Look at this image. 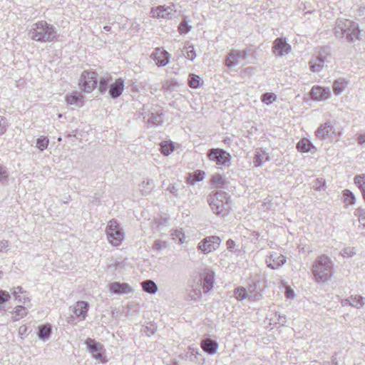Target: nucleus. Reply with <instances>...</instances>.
I'll return each mask as SVG.
<instances>
[{
  "instance_id": "nucleus-1",
  "label": "nucleus",
  "mask_w": 365,
  "mask_h": 365,
  "mask_svg": "<svg viewBox=\"0 0 365 365\" xmlns=\"http://www.w3.org/2000/svg\"><path fill=\"white\" fill-rule=\"evenodd\" d=\"M28 34L31 40L40 43L56 42L59 37L56 27L44 20L33 24Z\"/></svg>"
},
{
  "instance_id": "nucleus-2",
  "label": "nucleus",
  "mask_w": 365,
  "mask_h": 365,
  "mask_svg": "<svg viewBox=\"0 0 365 365\" xmlns=\"http://www.w3.org/2000/svg\"><path fill=\"white\" fill-rule=\"evenodd\" d=\"M207 201L211 210L217 216L225 217L231 210L230 196L225 191H212L207 195Z\"/></svg>"
},
{
  "instance_id": "nucleus-3",
  "label": "nucleus",
  "mask_w": 365,
  "mask_h": 365,
  "mask_svg": "<svg viewBox=\"0 0 365 365\" xmlns=\"http://www.w3.org/2000/svg\"><path fill=\"white\" fill-rule=\"evenodd\" d=\"M336 38H345L349 43L361 39V30L358 24L349 19H337L334 27Z\"/></svg>"
},
{
  "instance_id": "nucleus-4",
  "label": "nucleus",
  "mask_w": 365,
  "mask_h": 365,
  "mask_svg": "<svg viewBox=\"0 0 365 365\" xmlns=\"http://www.w3.org/2000/svg\"><path fill=\"white\" fill-rule=\"evenodd\" d=\"M138 118H142L148 127H158L163 123V112L157 104L145 103L136 113Z\"/></svg>"
},
{
  "instance_id": "nucleus-5",
  "label": "nucleus",
  "mask_w": 365,
  "mask_h": 365,
  "mask_svg": "<svg viewBox=\"0 0 365 365\" xmlns=\"http://www.w3.org/2000/svg\"><path fill=\"white\" fill-rule=\"evenodd\" d=\"M332 262L326 255H321L312 266V272L317 282H327L331 279L332 273Z\"/></svg>"
},
{
  "instance_id": "nucleus-6",
  "label": "nucleus",
  "mask_w": 365,
  "mask_h": 365,
  "mask_svg": "<svg viewBox=\"0 0 365 365\" xmlns=\"http://www.w3.org/2000/svg\"><path fill=\"white\" fill-rule=\"evenodd\" d=\"M106 233L108 242L115 247L119 246L125 238V232L123 228L115 220L108 222Z\"/></svg>"
},
{
  "instance_id": "nucleus-7",
  "label": "nucleus",
  "mask_w": 365,
  "mask_h": 365,
  "mask_svg": "<svg viewBox=\"0 0 365 365\" xmlns=\"http://www.w3.org/2000/svg\"><path fill=\"white\" fill-rule=\"evenodd\" d=\"M98 74L94 71H84L82 72L78 85L82 91L91 93L97 88L98 80Z\"/></svg>"
},
{
  "instance_id": "nucleus-8",
  "label": "nucleus",
  "mask_w": 365,
  "mask_h": 365,
  "mask_svg": "<svg viewBox=\"0 0 365 365\" xmlns=\"http://www.w3.org/2000/svg\"><path fill=\"white\" fill-rule=\"evenodd\" d=\"M207 156L209 160L220 166H229L231 160V155L221 148L209 149Z\"/></svg>"
},
{
  "instance_id": "nucleus-9",
  "label": "nucleus",
  "mask_w": 365,
  "mask_h": 365,
  "mask_svg": "<svg viewBox=\"0 0 365 365\" xmlns=\"http://www.w3.org/2000/svg\"><path fill=\"white\" fill-rule=\"evenodd\" d=\"M221 243L218 236L210 235L203 238L197 245V250L205 255H207L217 250Z\"/></svg>"
},
{
  "instance_id": "nucleus-10",
  "label": "nucleus",
  "mask_w": 365,
  "mask_h": 365,
  "mask_svg": "<svg viewBox=\"0 0 365 365\" xmlns=\"http://www.w3.org/2000/svg\"><path fill=\"white\" fill-rule=\"evenodd\" d=\"M266 287L267 285L263 279L252 281V283L248 287L249 299L252 301L259 300Z\"/></svg>"
},
{
  "instance_id": "nucleus-11",
  "label": "nucleus",
  "mask_w": 365,
  "mask_h": 365,
  "mask_svg": "<svg viewBox=\"0 0 365 365\" xmlns=\"http://www.w3.org/2000/svg\"><path fill=\"white\" fill-rule=\"evenodd\" d=\"M85 344L90 353L93 356L99 360H102L104 357L105 349L103 344L97 342L95 339L87 338L85 341Z\"/></svg>"
},
{
  "instance_id": "nucleus-12",
  "label": "nucleus",
  "mask_w": 365,
  "mask_h": 365,
  "mask_svg": "<svg viewBox=\"0 0 365 365\" xmlns=\"http://www.w3.org/2000/svg\"><path fill=\"white\" fill-rule=\"evenodd\" d=\"M248 55V50H232L226 57L225 64L228 68L238 65L241 60H245Z\"/></svg>"
},
{
  "instance_id": "nucleus-13",
  "label": "nucleus",
  "mask_w": 365,
  "mask_h": 365,
  "mask_svg": "<svg viewBox=\"0 0 365 365\" xmlns=\"http://www.w3.org/2000/svg\"><path fill=\"white\" fill-rule=\"evenodd\" d=\"M334 135V128L330 121L321 124L315 131V135L319 140H324L327 138H332Z\"/></svg>"
},
{
  "instance_id": "nucleus-14",
  "label": "nucleus",
  "mask_w": 365,
  "mask_h": 365,
  "mask_svg": "<svg viewBox=\"0 0 365 365\" xmlns=\"http://www.w3.org/2000/svg\"><path fill=\"white\" fill-rule=\"evenodd\" d=\"M197 280L202 283L203 292L208 293L214 287L215 272L212 270L207 269Z\"/></svg>"
},
{
  "instance_id": "nucleus-15",
  "label": "nucleus",
  "mask_w": 365,
  "mask_h": 365,
  "mask_svg": "<svg viewBox=\"0 0 365 365\" xmlns=\"http://www.w3.org/2000/svg\"><path fill=\"white\" fill-rule=\"evenodd\" d=\"M291 51L292 47L286 38H277L275 39V56L283 57L289 54Z\"/></svg>"
},
{
  "instance_id": "nucleus-16",
  "label": "nucleus",
  "mask_w": 365,
  "mask_h": 365,
  "mask_svg": "<svg viewBox=\"0 0 365 365\" xmlns=\"http://www.w3.org/2000/svg\"><path fill=\"white\" fill-rule=\"evenodd\" d=\"M189 289H187L188 292V298L190 300L193 301H197L202 297V283L200 281H195L192 282L189 281Z\"/></svg>"
},
{
  "instance_id": "nucleus-17",
  "label": "nucleus",
  "mask_w": 365,
  "mask_h": 365,
  "mask_svg": "<svg viewBox=\"0 0 365 365\" xmlns=\"http://www.w3.org/2000/svg\"><path fill=\"white\" fill-rule=\"evenodd\" d=\"M153 58L158 67H163L170 61V54L165 50L158 48L152 53Z\"/></svg>"
},
{
  "instance_id": "nucleus-18",
  "label": "nucleus",
  "mask_w": 365,
  "mask_h": 365,
  "mask_svg": "<svg viewBox=\"0 0 365 365\" xmlns=\"http://www.w3.org/2000/svg\"><path fill=\"white\" fill-rule=\"evenodd\" d=\"M330 96L331 92L329 88H323L319 86H314L311 90L312 98L315 101H324L328 99Z\"/></svg>"
},
{
  "instance_id": "nucleus-19",
  "label": "nucleus",
  "mask_w": 365,
  "mask_h": 365,
  "mask_svg": "<svg viewBox=\"0 0 365 365\" xmlns=\"http://www.w3.org/2000/svg\"><path fill=\"white\" fill-rule=\"evenodd\" d=\"M124 90V81L119 78L115 82L110 84L108 94L113 99H116L123 93Z\"/></svg>"
},
{
  "instance_id": "nucleus-20",
  "label": "nucleus",
  "mask_w": 365,
  "mask_h": 365,
  "mask_svg": "<svg viewBox=\"0 0 365 365\" xmlns=\"http://www.w3.org/2000/svg\"><path fill=\"white\" fill-rule=\"evenodd\" d=\"M109 290L114 294H124L132 292V289L127 283H120L119 282H113L109 284Z\"/></svg>"
},
{
  "instance_id": "nucleus-21",
  "label": "nucleus",
  "mask_w": 365,
  "mask_h": 365,
  "mask_svg": "<svg viewBox=\"0 0 365 365\" xmlns=\"http://www.w3.org/2000/svg\"><path fill=\"white\" fill-rule=\"evenodd\" d=\"M89 304L86 301H78L73 307V312L80 320H84L88 311Z\"/></svg>"
},
{
  "instance_id": "nucleus-22",
  "label": "nucleus",
  "mask_w": 365,
  "mask_h": 365,
  "mask_svg": "<svg viewBox=\"0 0 365 365\" xmlns=\"http://www.w3.org/2000/svg\"><path fill=\"white\" fill-rule=\"evenodd\" d=\"M200 345L202 350L209 355L215 354L219 346L217 341L211 339H202Z\"/></svg>"
},
{
  "instance_id": "nucleus-23",
  "label": "nucleus",
  "mask_w": 365,
  "mask_h": 365,
  "mask_svg": "<svg viewBox=\"0 0 365 365\" xmlns=\"http://www.w3.org/2000/svg\"><path fill=\"white\" fill-rule=\"evenodd\" d=\"M326 58L322 55L316 56L312 58L309 62V68L312 72L317 73L324 68Z\"/></svg>"
},
{
  "instance_id": "nucleus-24",
  "label": "nucleus",
  "mask_w": 365,
  "mask_h": 365,
  "mask_svg": "<svg viewBox=\"0 0 365 365\" xmlns=\"http://www.w3.org/2000/svg\"><path fill=\"white\" fill-rule=\"evenodd\" d=\"M84 96L78 91H73L66 96V101L68 105L81 107L83 105Z\"/></svg>"
},
{
  "instance_id": "nucleus-25",
  "label": "nucleus",
  "mask_w": 365,
  "mask_h": 365,
  "mask_svg": "<svg viewBox=\"0 0 365 365\" xmlns=\"http://www.w3.org/2000/svg\"><path fill=\"white\" fill-rule=\"evenodd\" d=\"M205 173L201 170H197L192 173H189L186 178V182L188 185H193L197 182L202 181L205 179Z\"/></svg>"
},
{
  "instance_id": "nucleus-26",
  "label": "nucleus",
  "mask_w": 365,
  "mask_h": 365,
  "mask_svg": "<svg viewBox=\"0 0 365 365\" xmlns=\"http://www.w3.org/2000/svg\"><path fill=\"white\" fill-rule=\"evenodd\" d=\"M173 9L170 7H165V6H158L156 10L152 9L154 17L163 18V19H171Z\"/></svg>"
},
{
  "instance_id": "nucleus-27",
  "label": "nucleus",
  "mask_w": 365,
  "mask_h": 365,
  "mask_svg": "<svg viewBox=\"0 0 365 365\" xmlns=\"http://www.w3.org/2000/svg\"><path fill=\"white\" fill-rule=\"evenodd\" d=\"M143 290L150 294H155L158 291L157 284L151 279L144 280L140 282Z\"/></svg>"
},
{
  "instance_id": "nucleus-28",
  "label": "nucleus",
  "mask_w": 365,
  "mask_h": 365,
  "mask_svg": "<svg viewBox=\"0 0 365 365\" xmlns=\"http://www.w3.org/2000/svg\"><path fill=\"white\" fill-rule=\"evenodd\" d=\"M51 334L52 329L50 324H43L38 327L37 335L39 339L46 341L49 339Z\"/></svg>"
},
{
  "instance_id": "nucleus-29",
  "label": "nucleus",
  "mask_w": 365,
  "mask_h": 365,
  "mask_svg": "<svg viewBox=\"0 0 365 365\" xmlns=\"http://www.w3.org/2000/svg\"><path fill=\"white\" fill-rule=\"evenodd\" d=\"M297 148L299 152L307 153L310 152L312 149L316 150L312 142L307 138H302L297 144Z\"/></svg>"
},
{
  "instance_id": "nucleus-30",
  "label": "nucleus",
  "mask_w": 365,
  "mask_h": 365,
  "mask_svg": "<svg viewBox=\"0 0 365 365\" xmlns=\"http://www.w3.org/2000/svg\"><path fill=\"white\" fill-rule=\"evenodd\" d=\"M27 314L28 310L25 307L22 305L16 306L14 310L11 312V319L13 322H17L26 317Z\"/></svg>"
},
{
  "instance_id": "nucleus-31",
  "label": "nucleus",
  "mask_w": 365,
  "mask_h": 365,
  "mask_svg": "<svg viewBox=\"0 0 365 365\" xmlns=\"http://www.w3.org/2000/svg\"><path fill=\"white\" fill-rule=\"evenodd\" d=\"M210 184L215 188L223 189L225 187L226 181L220 174L212 175L210 180Z\"/></svg>"
},
{
  "instance_id": "nucleus-32",
  "label": "nucleus",
  "mask_w": 365,
  "mask_h": 365,
  "mask_svg": "<svg viewBox=\"0 0 365 365\" xmlns=\"http://www.w3.org/2000/svg\"><path fill=\"white\" fill-rule=\"evenodd\" d=\"M278 288L280 292H284V295L287 299H292L295 297L294 291L291 288L290 286L287 285L282 280L280 281Z\"/></svg>"
},
{
  "instance_id": "nucleus-33",
  "label": "nucleus",
  "mask_w": 365,
  "mask_h": 365,
  "mask_svg": "<svg viewBox=\"0 0 365 365\" xmlns=\"http://www.w3.org/2000/svg\"><path fill=\"white\" fill-rule=\"evenodd\" d=\"M183 50L185 52V56L189 60L193 61L196 58V53L195 48L192 44L190 42H187L183 47Z\"/></svg>"
},
{
  "instance_id": "nucleus-34",
  "label": "nucleus",
  "mask_w": 365,
  "mask_h": 365,
  "mask_svg": "<svg viewBox=\"0 0 365 365\" xmlns=\"http://www.w3.org/2000/svg\"><path fill=\"white\" fill-rule=\"evenodd\" d=\"M268 160V156L264 152H257L255 154L253 159V164L255 167H259L262 165L263 162Z\"/></svg>"
},
{
  "instance_id": "nucleus-35",
  "label": "nucleus",
  "mask_w": 365,
  "mask_h": 365,
  "mask_svg": "<svg viewBox=\"0 0 365 365\" xmlns=\"http://www.w3.org/2000/svg\"><path fill=\"white\" fill-rule=\"evenodd\" d=\"M111 81L110 77H101L98 81L99 83V92L101 94H104L107 91L108 88L110 86V83Z\"/></svg>"
},
{
  "instance_id": "nucleus-36",
  "label": "nucleus",
  "mask_w": 365,
  "mask_h": 365,
  "mask_svg": "<svg viewBox=\"0 0 365 365\" xmlns=\"http://www.w3.org/2000/svg\"><path fill=\"white\" fill-rule=\"evenodd\" d=\"M234 294L238 301H242L247 297L249 298V289L247 290L243 287H239L235 289Z\"/></svg>"
},
{
  "instance_id": "nucleus-37",
  "label": "nucleus",
  "mask_w": 365,
  "mask_h": 365,
  "mask_svg": "<svg viewBox=\"0 0 365 365\" xmlns=\"http://www.w3.org/2000/svg\"><path fill=\"white\" fill-rule=\"evenodd\" d=\"M346 86V83L344 80L342 79H338L335 81L333 83V91L335 95H339L341 94L345 87Z\"/></svg>"
},
{
  "instance_id": "nucleus-38",
  "label": "nucleus",
  "mask_w": 365,
  "mask_h": 365,
  "mask_svg": "<svg viewBox=\"0 0 365 365\" xmlns=\"http://www.w3.org/2000/svg\"><path fill=\"white\" fill-rule=\"evenodd\" d=\"M172 239L178 244H182L184 242L185 234L182 229H176L171 230Z\"/></svg>"
},
{
  "instance_id": "nucleus-39",
  "label": "nucleus",
  "mask_w": 365,
  "mask_h": 365,
  "mask_svg": "<svg viewBox=\"0 0 365 365\" xmlns=\"http://www.w3.org/2000/svg\"><path fill=\"white\" fill-rule=\"evenodd\" d=\"M189 86L192 88H198L201 86V78L199 76L190 73L188 76Z\"/></svg>"
},
{
  "instance_id": "nucleus-40",
  "label": "nucleus",
  "mask_w": 365,
  "mask_h": 365,
  "mask_svg": "<svg viewBox=\"0 0 365 365\" xmlns=\"http://www.w3.org/2000/svg\"><path fill=\"white\" fill-rule=\"evenodd\" d=\"M350 299V306L359 309L362 307L364 304V297L360 295H351L349 297Z\"/></svg>"
},
{
  "instance_id": "nucleus-41",
  "label": "nucleus",
  "mask_w": 365,
  "mask_h": 365,
  "mask_svg": "<svg viewBox=\"0 0 365 365\" xmlns=\"http://www.w3.org/2000/svg\"><path fill=\"white\" fill-rule=\"evenodd\" d=\"M160 152L165 155H169L174 151V145L172 142H163L160 143Z\"/></svg>"
},
{
  "instance_id": "nucleus-42",
  "label": "nucleus",
  "mask_w": 365,
  "mask_h": 365,
  "mask_svg": "<svg viewBox=\"0 0 365 365\" xmlns=\"http://www.w3.org/2000/svg\"><path fill=\"white\" fill-rule=\"evenodd\" d=\"M200 355V354L198 352V349L197 348L192 346H189L187 348L186 356L189 358L190 361L196 362L197 361V357Z\"/></svg>"
},
{
  "instance_id": "nucleus-43",
  "label": "nucleus",
  "mask_w": 365,
  "mask_h": 365,
  "mask_svg": "<svg viewBox=\"0 0 365 365\" xmlns=\"http://www.w3.org/2000/svg\"><path fill=\"white\" fill-rule=\"evenodd\" d=\"M179 86L180 84L178 83V82L174 79L167 81L163 86L164 89L167 92H173L175 91Z\"/></svg>"
},
{
  "instance_id": "nucleus-44",
  "label": "nucleus",
  "mask_w": 365,
  "mask_h": 365,
  "mask_svg": "<svg viewBox=\"0 0 365 365\" xmlns=\"http://www.w3.org/2000/svg\"><path fill=\"white\" fill-rule=\"evenodd\" d=\"M49 144V140L46 136H40L36 139V147L43 151L46 150Z\"/></svg>"
},
{
  "instance_id": "nucleus-45",
  "label": "nucleus",
  "mask_w": 365,
  "mask_h": 365,
  "mask_svg": "<svg viewBox=\"0 0 365 365\" xmlns=\"http://www.w3.org/2000/svg\"><path fill=\"white\" fill-rule=\"evenodd\" d=\"M344 202L347 205H354L356 202V198L352 192L349 190H344Z\"/></svg>"
},
{
  "instance_id": "nucleus-46",
  "label": "nucleus",
  "mask_w": 365,
  "mask_h": 365,
  "mask_svg": "<svg viewBox=\"0 0 365 365\" xmlns=\"http://www.w3.org/2000/svg\"><path fill=\"white\" fill-rule=\"evenodd\" d=\"M354 214L358 217L362 226L365 227V210L361 207H358L355 210Z\"/></svg>"
},
{
  "instance_id": "nucleus-47",
  "label": "nucleus",
  "mask_w": 365,
  "mask_h": 365,
  "mask_svg": "<svg viewBox=\"0 0 365 365\" xmlns=\"http://www.w3.org/2000/svg\"><path fill=\"white\" fill-rule=\"evenodd\" d=\"M354 183L361 190L365 188V175H358L354 178Z\"/></svg>"
},
{
  "instance_id": "nucleus-48",
  "label": "nucleus",
  "mask_w": 365,
  "mask_h": 365,
  "mask_svg": "<svg viewBox=\"0 0 365 365\" xmlns=\"http://www.w3.org/2000/svg\"><path fill=\"white\" fill-rule=\"evenodd\" d=\"M9 179V173L6 168L0 165V182L2 184H6L8 182Z\"/></svg>"
},
{
  "instance_id": "nucleus-49",
  "label": "nucleus",
  "mask_w": 365,
  "mask_h": 365,
  "mask_svg": "<svg viewBox=\"0 0 365 365\" xmlns=\"http://www.w3.org/2000/svg\"><path fill=\"white\" fill-rule=\"evenodd\" d=\"M8 127L9 122L7 119L4 116L0 115V136L6 132Z\"/></svg>"
},
{
  "instance_id": "nucleus-50",
  "label": "nucleus",
  "mask_w": 365,
  "mask_h": 365,
  "mask_svg": "<svg viewBox=\"0 0 365 365\" xmlns=\"http://www.w3.org/2000/svg\"><path fill=\"white\" fill-rule=\"evenodd\" d=\"M190 29L191 26L188 25L187 21H186L185 19L181 21L178 26L179 32L181 34H186L190 31Z\"/></svg>"
},
{
  "instance_id": "nucleus-51",
  "label": "nucleus",
  "mask_w": 365,
  "mask_h": 365,
  "mask_svg": "<svg viewBox=\"0 0 365 365\" xmlns=\"http://www.w3.org/2000/svg\"><path fill=\"white\" fill-rule=\"evenodd\" d=\"M261 100L263 103L267 105H269L272 103L274 101V93H265L262 95Z\"/></svg>"
},
{
  "instance_id": "nucleus-52",
  "label": "nucleus",
  "mask_w": 365,
  "mask_h": 365,
  "mask_svg": "<svg viewBox=\"0 0 365 365\" xmlns=\"http://www.w3.org/2000/svg\"><path fill=\"white\" fill-rule=\"evenodd\" d=\"M340 253L344 257H350L354 255L356 252L354 247H345L341 250Z\"/></svg>"
},
{
  "instance_id": "nucleus-53",
  "label": "nucleus",
  "mask_w": 365,
  "mask_h": 365,
  "mask_svg": "<svg viewBox=\"0 0 365 365\" xmlns=\"http://www.w3.org/2000/svg\"><path fill=\"white\" fill-rule=\"evenodd\" d=\"M166 247H167V242L165 241H163L160 240H155L153 245V248L157 251H160L162 249H164Z\"/></svg>"
},
{
  "instance_id": "nucleus-54",
  "label": "nucleus",
  "mask_w": 365,
  "mask_h": 365,
  "mask_svg": "<svg viewBox=\"0 0 365 365\" xmlns=\"http://www.w3.org/2000/svg\"><path fill=\"white\" fill-rule=\"evenodd\" d=\"M10 298L11 295L7 291L0 289V305L8 302Z\"/></svg>"
},
{
  "instance_id": "nucleus-55",
  "label": "nucleus",
  "mask_w": 365,
  "mask_h": 365,
  "mask_svg": "<svg viewBox=\"0 0 365 365\" xmlns=\"http://www.w3.org/2000/svg\"><path fill=\"white\" fill-rule=\"evenodd\" d=\"M24 291L21 287H14L11 292V294L15 297V299L17 300V298H20V294H23Z\"/></svg>"
},
{
  "instance_id": "nucleus-56",
  "label": "nucleus",
  "mask_w": 365,
  "mask_h": 365,
  "mask_svg": "<svg viewBox=\"0 0 365 365\" xmlns=\"http://www.w3.org/2000/svg\"><path fill=\"white\" fill-rule=\"evenodd\" d=\"M19 335L21 339H24L28 335V327L26 325H22L19 327Z\"/></svg>"
},
{
  "instance_id": "nucleus-57",
  "label": "nucleus",
  "mask_w": 365,
  "mask_h": 365,
  "mask_svg": "<svg viewBox=\"0 0 365 365\" xmlns=\"http://www.w3.org/2000/svg\"><path fill=\"white\" fill-rule=\"evenodd\" d=\"M167 190L175 197H178V189L175 185L173 184L169 185Z\"/></svg>"
},
{
  "instance_id": "nucleus-58",
  "label": "nucleus",
  "mask_w": 365,
  "mask_h": 365,
  "mask_svg": "<svg viewBox=\"0 0 365 365\" xmlns=\"http://www.w3.org/2000/svg\"><path fill=\"white\" fill-rule=\"evenodd\" d=\"M265 262L268 267L270 269H274V259H272V254L266 257Z\"/></svg>"
},
{
  "instance_id": "nucleus-59",
  "label": "nucleus",
  "mask_w": 365,
  "mask_h": 365,
  "mask_svg": "<svg viewBox=\"0 0 365 365\" xmlns=\"http://www.w3.org/2000/svg\"><path fill=\"white\" fill-rule=\"evenodd\" d=\"M275 262L277 263L278 267H281L286 262V257L281 255L277 257V261Z\"/></svg>"
},
{
  "instance_id": "nucleus-60",
  "label": "nucleus",
  "mask_w": 365,
  "mask_h": 365,
  "mask_svg": "<svg viewBox=\"0 0 365 365\" xmlns=\"http://www.w3.org/2000/svg\"><path fill=\"white\" fill-rule=\"evenodd\" d=\"M226 245H227V248L229 251H232L233 248L235 247V242L234 240H232V239H229L227 242H226Z\"/></svg>"
},
{
  "instance_id": "nucleus-61",
  "label": "nucleus",
  "mask_w": 365,
  "mask_h": 365,
  "mask_svg": "<svg viewBox=\"0 0 365 365\" xmlns=\"http://www.w3.org/2000/svg\"><path fill=\"white\" fill-rule=\"evenodd\" d=\"M17 301L19 303L26 304L30 302V299L27 296L24 295L23 297L21 296L20 298H17Z\"/></svg>"
},
{
  "instance_id": "nucleus-62",
  "label": "nucleus",
  "mask_w": 365,
  "mask_h": 365,
  "mask_svg": "<svg viewBox=\"0 0 365 365\" xmlns=\"http://www.w3.org/2000/svg\"><path fill=\"white\" fill-rule=\"evenodd\" d=\"M145 185H148V186H150V190L153 188L154 187V182H153V180H148L147 182H145V181H143L140 186H142L143 187H145Z\"/></svg>"
},
{
  "instance_id": "nucleus-63",
  "label": "nucleus",
  "mask_w": 365,
  "mask_h": 365,
  "mask_svg": "<svg viewBox=\"0 0 365 365\" xmlns=\"http://www.w3.org/2000/svg\"><path fill=\"white\" fill-rule=\"evenodd\" d=\"M9 247V242L6 240L0 241V252H2L4 249Z\"/></svg>"
},
{
  "instance_id": "nucleus-64",
  "label": "nucleus",
  "mask_w": 365,
  "mask_h": 365,
  "mask_svg": "<svg viewBox=\"0 0 365 365\" xmlns=\"http://www.w3.org/2000/svg\"><path fill=\"white\" fill-rule=\"evenodd\" d=\"M357 142L360 145L365 144V133L359 135L357 138Z\"/></svg>"
}]
</instances>
